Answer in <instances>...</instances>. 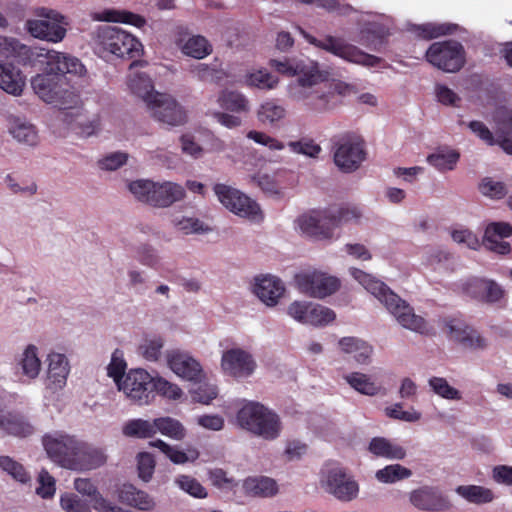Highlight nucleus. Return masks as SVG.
<instances>
[{
    "instance_id": "60",
    "label": "nucleus",
    "mask_w": 512,
    "mask_h": 512,
    "mask_svg": "<svg viewBox=\"0 0 512 512\" xmlns=\"http://www.w3.org/2000/svg\"><path fill=\"white\" fill-rule=\"evenodd\" d=\"M312 304L313 302L309 301H293L287 307V314L295 321L307 325Z\"/></svg>"
},
{
    "instance_id": "42",
    "label": "nucleus",
    "mask_w": 512,
    "mask_h": 512,
    "mask_svg": "<svg viewBox=\"0 0 512 512\" xmlns=\"http://www.w3.org/2000/svg\"><path fill=\"white\" fill-rule=\"evenodd\" d=\"M332 225L334 228L340 224H360L363 218V211L355 205H346L334 210H330Z\"/></svg>"
},
{
    "instance_id": "4",
    "label": "nucleus",
    "mask_w": 512,
    "mask_h": 512,
    "mask_svg": "<svg viewBox=\"0 0 512 512\" xmlns=\"http://www.w3.org/2000/svg\"><path fill=\"white\" fill-rule=\"evenodd\" d=\"M236 423L251 434L267 441L276 440L282 432L280 416L259 402L245 403L237 412Z\"/></svg>"
},
{
    "instance_id": "16",
    "label": "nucleus",
    "mask_w": 512,
    "mask_h": 512,
    "mask_svg": "<svg viewBox=\"0 0 512 512\" xmlns=\"http://www.w3.org/2000/svg\"><path fill=\"white\" fill-rule=\"evenodd\" d=\"M147 107L157 121L170 126L183 125L187 120L183 107L167 94L156 93Z\"/></svg>"
},
{
    "instance_id": "59",
    "label": "nucleus",
    "mask_w": 512,
    "mask_h": 512,
    "mask_svg": "<svg viewBox=\"0 0 512 512\" xmlns=\"http://www.w3.org/2000/svg\"><path fill=\"white\" fill-rule=\"evenodd\" d=\"M39 486L36 493L43 499H50L56 492V481L46 469H42L38 475Z\"/></svg>"
},
{
    "instance_id": "40",
    "label": "nucleus",
    "mask_w": 512,
    "mask_h": 512,
    "mask_svg": "<svg viewBox=\"0 0 512 512\" xmlns=\"http://www.w3.org/2000/svg\"><path fill=\"white\" fill-rule=\"evenodd\" d=\"M191 73L200 81L219 83L224 78L222 63L215 59L211 64L199 63L191 67Z\"/></svg>"
},
{
    "instance_id": "32",
    "label": "nucleus",
    "mask_w": 512,
    "mask_h": 512,
    "mask_svg": "<svg viewBox=\"0 0 512 512\" xmlns=\"http://www.w3.org/2000/svg\"><path fill=\"white\" fill-rule=\"evenodd\" d=\"M50 57L48 70L61 73L64 76H66V74L83 76L86 73L85 66L76 57L54 50H52Z\"/></svg>"
},
{
    "instance_id": "10",
    "label": "nucleus",
    "mask_w": 512,
    "mask_h": 512,
    "mask_svg": "<svg viewBox=\"0 0 512 512\" xmlns=\"http://www.w3.org/2000/svg\"><path fill=\"white\" fill-rule=\"evenodd\" d=\"M321 488L341 502H351L358 497L359 484L342 467L333 465L322 471Z\"/></svg>"
},
{
    "instance_id": "44",
    "label": "nucleus",
    "mask_w": 512,
    "mask_h": 512,
    "mask_svg": "<svg viewBox=\"0 0 512 512\" xmlns=\"http://www.w3.org/2000/svg\"><path fill=\"white\" fill-rule=\"evenodd\" d=\"M182 52L195 59H203L212 52V46L203 36L190 37L182 46Z\"/></svg>"
},
{
    "instance_id": "46",
    "label": "nucleus",
    "mask_w": 512,
    "mask_h": 512,
    "mask_svg": "<svg viewBox=\"0 0 512 512\" xmlns=\"http://www.w3.org/2000/svg\"><path fill=\"white\" fill-rule=\"evenodd\" d=\"M10 133L19 143L35 146L38 143V132L34 125L16 121L10 128Z\"/></svg>"
},
{
    "instance_id": "31",
    "label": "nucleus",
    "mask_w": 512,
    "mask_h": 512,
    "mask_svg": "<svg viewBox=\"0 0 512 512\" xmlns=\"http://www.w3.org/2000/svg\"><path fill=\"white\" fill-rule=\"evenodd\" d=\"M48 365V387L50 389H61L65 386L69 374V364L65 355L53 353L49 355Z\"/></svg>"
},
{
    "instance_id": "12",
    "label": "nucleus",
    "mask_w": 512,
    "mask_h": 512,
    "mask_svg": "<svg viewBox=\"0 0 512 512\" xmlns=\"http://www.w3.org/2000/svg\"><path fill=\"white\" fill-rule=\"evenodd\" d=\"M36 15L39 19L28 20L26 23L33 37L54 43L60 42L65 37L67 22L63 15L45 7L38 8Z\"/></svg>"
},
{
    "instance_id": "54",
    "label": "nucleus",
    "mask_w": 512,
    "mask_h": 512,
    "mask_svg": "<svg viewBox=\"0 0 512 512\" xmlns=\"http://www.w3.org/2000/svg\"><path fill=\"white\" fill-rule=\"evenodd\" d=\"M156 393L165 398L177 400L181 397L182 390L178 385L173 384L162 377H153L152 400L155 398Z\"/></svg>"
},
{
    "instance_id": "34",
    "label": "nucleus",
    "mask_w": 512,
    "mask_h": 512,
    "mask_svg": "<svg viewBox=\"0 0 512 512\" xmlns=\"http://www.w3.org/2000/svg\"><path fill=\"white\" fill-rule=\"evenodd\" d=\"M242 487L246 494L261 498L273 497L279 491L277 482L267 476L249 477L244 480Z\"/></svg>"
},
{
    "instance_id": "63",
    "label": "nucleus",
    "mask_w": 512,
    "mask_h": 512,
    "mask_svg": "<svg viewBox=\"0 0 512 512\" xmlns=\"http://www.w3.org/2000/svg\"><path fill=\"white\" fill-rule=\"evenodd\" d=\"M176 483L182 490L193 497L204 498L207 495L205 488L190 476L181 475L176 479Z\"/></svg>"
},
{
    "instance_id": "11",
    "label": "nucleus",
    "mask_w": 512,
    "mask_h": 512,
    "mask_svg": "<svg viewBox=\"0 0 512 512\" xmlns=\"http://www.w3.org/2000/svg\"><path fill=\"white\" fill-rule=\"evenodd\" d=\"M426 60L447 73L458 72L465 64V50L461 43L453 40L434 42L425 53Z\"/></svg>"
},
{
    "instance_id": "61",
    "label": "nucleus",
    "mask_w": 512,
    "mask_h": 512,
    "mask_svg": "<svg viewBox=\"0 0 512 512\" xmlns=\"http://www.w3.org/2000/svg\"><path fill=\"white\" fill-rule=\"evenodd\" d=\"M197 386L190 390L191 397L194 401L208 404L217 395V389L215 386L202 383V380L194 382Z\"/></svg>"
},
{
    "instance_id": "25",
    "label": "nucleus",
    "mask_w": 512,
    "mask_h": 512,
    "mask_svg": "<svg viewBox=\"0 0 512 512\" xmlns=\"http://www.w3.org/2000/svg\"><path fill=\"white\" fill-rule=\"evenodd\" d=\"M462 290L472 297H481L487 302H499L504 296L502 287L492 280L469 279L462 283Z\"/></svg>"
},
{
    "instance_id": "8",
    "label": "nucleus",
    "mask_w": 512,
    "mask_h": 512,
    "mask_svg": "<svg viewBox=\"0 0 512 512\" xmlns=\"http://www.w3.org/2000/svg\"><path fill=\"white\" fill-rule=\"evenodd\" d=\"M128 187L139 201L154 207H168L185 196L184 188L172 182L160 184L149 180H137L131 182Z\"/></svg>"
},
{
    "instance_id": "43",
    "label": "nucleus",
    "mask_w": 512,
    "mask_h": 512,
    "mask_svg": "<svg viewBox=\"0 0 512 512\" xmlns=\"http://www.w3.org/2000/svg\"><path fill=\"white\" fill-rule=\"evenodd\" d=\"M157 431L174 440H182L186 436V430L182 423L171 417L156 418L155 433Z\"/></svg>"
},
{
    "instance_id": "7",
    "label": "nucleus",
    "mask_w": 512,
    "mask_h": 512,
    "mask_svg": "<svg viewBox=\"0 0 512 512\" xmlns=\"http://www.w3.org/2000/svg\"><path fill=\"white\" fill-rule=\"evenodd\" d=\"M301 33L310 44L349 63L365 67H375L382 61L381 58L362 51L357 46L346 42L342 38L325 35L323 38L318 39L303 30H301Z\"/></svg>"
},
{
    "instance_id": "47",
    "label": "nucleus",
    "mask_w": 512,
    "mask_h": 512,
    "mask_svg": "<svg viewBox=\"0 0 512 512\" xmlns=\"http://www.w3.org/2000/svg\"><path fill=\"white\" fill-rule=\"evenodd\" d=\"M285 115V108L273 100L263 102L257 110V117L262 123L274 124L282 120Z\"/></svg>"
},
{
    "instance_id": "9",
    "label": "nucleus",
    "mask_w": 512,
    "mask_h": 512,
    "mask_svg": "<svg viewBox=\"0 0 512 512\" xmlns=\"http://www.w3.org/2000/svg\"><path fill=\"white\" fill-rule=\"evenodd\" d=\"M52 50L44 47H30L15 38L0 37V56L11 59L24 68L48 69Z\"/></svg>"
},
{
    "instance_id": "13",
    "label": "nucleus",
    "mask_w": 512,
    "mask_h": 512,
    "mask_svg": "<svg viewBox=\"0 0 512 512\" xmlns=\"http://www.w3.org/2000/svg\"><path fill=\"white\" fill-rule=\"evenodd\" d=\"M295 282L301 293L317 299H324L336 293L341 287L339 278L318 270L296 275Z\"/></svg>"
},
{
    "instance_id": "58",
    "label": "nucleus",
    "mask_w": 512,
    "mask_h": 512,
    "mask_svg": "<svg viewBox=\"0 0 512 512\" xmlns=\"http://www.w3.org/2000/svg\"><path fill=\"white\" fill-rule=\"evenodd\" d=\"M107 370L108 375L114 379L119 387V383H121L125 377L126 370V362L123 359V353L121 350L116 349L113 352L111 362L108 365Z\"/></svg>"
},
{
    "instance_id": "45",
    "label": "nucleus",
    "mask_w": 512,
    "mask_h": 512,
    "mask_svg": "<svg viewBox=\"0 0 512 512\" xmlns=\"http://www.w3.org/2000/svg\"><path fill=\"white\" fill-rule=\"evenodd\" d=\"M123 434L129 437L150 438L155 434V419L153 422L144 419H133L123 427Z\"/></svg>"
},
{
    "instance_id": "15",
    "label": "nucleus",
    "mask_w": 512,
    "mask_h": 512,
    "mask_svg": "<svg viewBox=\"0 0 512 512\" xmlns=\"http://www.w3.org/2000/svg\"><path fill=\"white\" fill-rule=\"evenodd\" d=\"M153 377L144 369H132L119 383V390L128 399L138 405H147L152 401Z\"/></svg>"
},
{
    "instance_id": "57",
    "label": "nucleus",
    "mask_w": 512,
    "mask_h": 512,
    "mask_svg": "<svg viewBox=\"0 0 512 512\" xmlns=\"http://www.w3.org/2000/svg\"><path fill=\"white\" fill-rule=\"evenodd\" d=\"M60 505L65 512H91L90 505L74 493L61 495Z\"/></svg>"
},
{
    "instance_id": "23",
    "label": "nucleus",
    "mask_w": 512,
    "mask_h": 512,
    "mask_svg": "<svg viewBox=\"0 0 512 512\" xmlns=\"http://www.w3.org/2000/svg\"><path fill=\"white\" fill-rule=\"evenodd\" d=\"M510 236H512V226L509 223L493 222L485 229L483 245L492 252L506 255L511 252V247L503 239Z\"/></svg>"
},
{
    "instance_id": "39",
    "label": "nucleus",
    "mask_w": 512,
    "mask_h": 512,
    "mask_svg": "<svg viewBox=\"0 0 512 512\" xmlns=\"http://www.w3.org/2000/svg\"><path fill=\"white\" fill-rule=\"evenodd\" d=\"M455 491L466 501L477 505L490 503L495 498L491 489L479 485H461Z\"/></svg>"
},
{
    "instance_id": "28",
    "label": "nucleus",
    "mask_w": 512,
    "mask_h": 512,
    "mask_svg": "<svg viewBox=\"0 0 512 512\" xmlns=\"http://www.w3.org/2000/svg\"><path fill=\"white\" fill-rule=\"evenodd\" d=\"M0 429L9 435L20 438L29 437L35 431L29 418L19 411H10L0 416Z\"/></svg>"
},
{
    "instance_id": "64",
    "label": "nucleus",
    "mask_w": 512,
    "mask_h": 512,
    "mask_svg": "<svg viewBox=\"0 0 512 512\" xmlns=\"http://www.w3.org/2000/svg\"><path fill=\"white\" fill-rule=\"evenodd\" d=\"M423 259L426 265L438 267L451 259V254L441 247H431L425 250Z\"/></svg>"
},
{
    "instance_id": "62",
    "label": "nucleus",
    "mask_w": 512,
    "mask_h": 512,
    "mask_svg": "<svg viewBox=\"0 0 512 512\" xmlns=\"http://www.w3.org/2000/svg\"><path fill=\"white\" fill-rule=\"evenodd\" d=\"M454 242L472 250L480 247V241L475 233L466 228L455 229L451 233Z\"/></svg>"
},
{
    "instance_id": "56",
    "label": "nucleus",
    "mask_w": 512,
    "mask_h": 512,
    "mask_svg": "<svg viewBox=\"0 0 512 512\" xmlns=\"http://www.w3.org/2000/svg\"><path fill=\"white\" fill-rule=\"evenodd\" d=\"M478 188L482 195L492 199H501L508 192L507 187L503 182L494 180L490 177L482 179Z\"/></svg>"
},
{
    "instance_id": "30",
    "label": "nucleus",
    "mask_w": 512,
    "mask_h": 512,
    "mask_svg": "<svg viewBox=\"0 0 512 512\" xmlns=\"http://www.w3.org/2000/svg\"><path fill=\"white\" fill-rule=\"evenodd\" d=\"M26 84V77L12 62L0 63V88L8 94L19 96Z\"/></svg>"
},
{
    "instance_id": "55",
    "label": "nucleus",
    "mask_w": 512,
    "mask_h": 512,
    "mask_svg": "<svg viewBox=\"0 0 512 512\" xmlns=\"http://www.w3.org/2000/svg\"><path fill=\"white\" fill-rule=\"evenodd\" d=\"M385 415L391 419L400 420L408 423H414L422 418L421 412L411 407L408 410H403L401 403H395L385 408Z\"/></svg>"
},
{
    "instance_id": "51",
    "label": "nucleus",
    "mask_w": 512,
    "mask_h": 512,
    "mask_svg": "<svg viewBox=\"0 0 512 512\" xmlns=\"http://www.w3.org/2000/svg\"><path fill=\"white\" fill-rule=\"evenodd\" d=\"M308 324L314 327H323L332 323L336 319L335 312L321 304L313 303L309 311Z\"/></svg>"
},
{
    "instance_id": "41",
    "label": "nucleus",
    "mask_w": 512,
    "mask_h": 512,
    "mask_svg": "<svg viewBox=\"0 0 512 512\" xmlns=\"http://www.w3.org/2000/svg\"><path fill=\"white\" fill-rule=\"evenodd\" d=\"M412 476V471L401 464H390L375 473V478L384 484H393Z\"/></svg>"
},
{
    "instance_id": "53",
    "label": "nucleus",
    "mask_w": 512,
    "mask_h": 512,
    "mask_svg": "<svg viewBox=\"0 0 512 512\" xmlns=\"http://www.w3.org/2000/svg\"><path fill=\"white\" fill-rule=\"evenodd\" d=\"M0 467L20 483H28L31 479L25 467L9 456H0Z\"/></svg>"
},
{
    "instance_id": "24",
    "label": "nucleus",
    "mask_w": 512,
    "mask_h": 512,
    "mask_svg": "<svg viewBox=\"0 0 512 512\" xmlns=\"http://www.w3.org/2000/svg\"><path fill=\"white\" fill-rule=\"evenodd\" d=\"M253 291L264 304L273 307L283 297L285 286L279 278L263 275L255 278Z\"/></svg>"
},
{
    "instance_id": "49",
    "label": "nucleus",
    "mask_w": 512,
    "mask_h": 512,
    "mask_svg": "<svg viewBox=\"0 0 512 512\" xmlns=\"http://www.w3.org/2000/svg\"><path fill=\"white\" fill-rule=\"evenodd\" d=\"M22 373L28 378H35L40 372L41 362L37 356V348L29 345L23 352L19 362Z\"/></svg>"
},
{
    "instance_id": "20",
    "label": "nucleus",
    "mask_w": 512,
    "mask_h": 512,
    "mask_svg": "<svg viewBox=\"0 0 512 512\" xmlns=\"http://www.w3.org/2000/svg\"><path fill=\"white\" fill-rule=\"evenodd\" d=\"M167 362L171 370L185 380L198 382L204 378L200 363L186 353L169 352Z\"/></svg>"
},
{
    "instance_id": "38",
    "label": "nucleus",
    "mask_w": 512,
    "mask_h": 512,
    "mask_svg": "<svg viewBox=\"0 0 512 512\" xmlns=\"http://www.w3.org/2000/svg\"><path fill=\"white\" fill-rule=\"evenodd\" d=\"M344 380L357 392L375 396L380 393L381 386L371 376L361 372H351L344 376Z\"/></svg>"
},
{
    "instance_id": "18",
    "label": "nucleus",
    "mask_w": 512,
    "mask_h": 512,
    "mask_svg": "<svg viewBox=\"0 0 512 512\" xmlns=\"http://www.w3.org/2000/svg\"><path fill=\"white\" fill-rule=\"evenodd\" d=\"M226 208L255 222H260L264 218L260 206L255 201L231 187H226Z\"/></svg>"
},
{
    "instance_id": "14",
    "label": "nucleus",
    "mask_w": 512,
    "mask_h": 512,
    "mask_svg": "<svg viewBox=\"0 0 512 512\" xmlns=\"http://www.w3.org/2000/svg\"><path fill=\"white\" fill-rule=\"evenodd\" d=\"M363 141L352 135L339 138L334 144L333 159L335 165L344 173L357 170L365 160Z\"/></svg>"
},
{
    "instance_id": "50",
    "label": "nucleus",
    "mask_w": 512,
    "mask_h": 512,
    "mask_svg": "<svg viewBox=\"0 0 512 512\" xmlns=\"http://www.w3.org/2000/svg\"><path fill=\"white\" fill-rule=\"evenodd\" d=\"M101 20L130 24L138 28L146 24L144 17L129 11L106 10L103 12Z\"/></svg>"
},
{
    "instance_id": "33",
    "label": "nucleus",
    "mask_w": 512,
    "mask_h": 512,
    "mask_svg": "<svg viewBox=\"0 0 512 512\" xmlns=\"http://www.w3.org/2000/svg\"><path fill=\"white\" fill-rule=\"evenodd\" d=\"M368 451L375 457L389 460H402L407 455L404 447L384 437L372 438L368 445Z\"/></svg>"
},
{
    "instance_id": "26",
    "label": "nucleus",
    "mask_w": 512,
    "mask_h": 512,
    "mask_svg": "<svg viewBox=\"0 0 512 512\" xmlns=\"http://www.w3.org/2000/svg\"><path fill=\"white\" fill-rule=\"evenodd\" d=\"M143 62L135 60L129 66V74L127 85L130 91L141 98L147 106L149 101L153 99L157 93L154 91V86L151 78L143 72L136 71V67L141 66Z\"/></svg>"
},
{
    "instance_id": "6",
    "label": "nucleus",
    "mask_w": 512,
    "mask_h": 512,
    "mask_svg": "<svg viewBox=\"0 0 512 512\" xmlns=\"http://www.w3.org/2000/svg\"><path fill=\"white\" fill-rule=\"evenodd\" d=\"M95 51L101 57L135 58L142 51L141 42L130 33L113 26L100 27L95 37Z\"/></svg>"
},
{
    "instance_id": "27",
    "label": "nucleus",
    "mask_w": 512,
    "mask_h": 512,
    "mask_svg": "<svg viewBox=\"0 0 512 512\" xmlns=\"http://www.w3.org/2000/svg\"><path fill=\"white\" fill-rule=\"evenodd\" d=\"M410 503L423 511H443L448 509L449 504L437 491L423 487L412 491L409 494Z\"/></svg>"
},
{
    "instance_id": "5",
    "label": "nucleus",
    "mask_w": 512,
    "mask_h": 512,
    "mask_svg": "<svg viewBox=\"0 0 512 512\" xmlns=\"http://www.w3.org/2000/svg\"><path fill=\"white\" fill-rule=\"evenodd\" d=\"M31 79V87L35 94L44 102L54 104L60 109L73 107L78 95L67 81V77L48 69Z\"/></svg>"
},
{
    "instance_id": "36",
    "label": "nucleus",
    "mask_w": 512,
    "mask_h": 512,
    "mask_svg": "<svg viewBox=\"0 0 512 512\" xmlns=\"http://www.w3.org/2000/svg\"><path fill=\"white\" fill-rule=\"evenodd\" d=\"M244 83L251 88L270 91L279 84V79L267 69H251L244 75Z\"/></svg>"
},
{
    "instance_id": "19",
    "label": "nucleus",
    "mask_w": 512,
    "mask_h": 512,
    "mask_svg": "<svg viewBox=\"0 0 512 512\" xmlns=\"http://www.w3.org/2000/svg\"><path fill=\"white\" fill-rule=\"evenodd\" d=\"M250 110V101L244 93L226 87V128L241 126Z\"/></svg>"
},
{
    "instance_id": "2",
    "label": "nucleus",
    "mask_w": 512,
    "mask_h": 512,
    "mask_svg": "<svg viewBox=\"0 0 512 512\" xmlns=\"http://www.w3.org/2000/svg\"><path fill=\"white\" fill-rule=\"evenodd\" d=\"M350 274L384 305L401 327L421 335L433 334L432 326L386 284L357 268H351Z\"/></svg>"
},
{
    "instance_id": "35",
    "label": "nucleus",
    "mask_w": 512,
    "mask_h": 512,
    "mask_svg": "<svg viewBox=\"0 0 512 512\" xmlns=\"http://www.w3.org/2000/svg\"><path fill=\"white\" fill-rule=\"evenodd\" d=\"M338 346L343 353L352 355L359 364H367L373 353L371 345L356 337H343L339 340Z\"/></svg>"
},
{
    "instance_id": "48",
    "label": "nucleus",
    "mask_w": 512,
    "mask_h": 512,
    "mask_svg": "<svg viewBox=\"0 0 512 512\" xmlns=\"http://www.w3.org/2000/svg\"><path fill=\"white\" fill-rule=\"evenodd\" d=\"M428 385L436 395L443 399L454 401H460L462 399V393L451 386L447 379L443 377L433 376L429 378Z\"/></svg>"
},
{
    "instance_id": "52",
    "label": "nucleus",
    "mask_w": 512,
    "mask_h": 512,
    "mask_svg": "<svg viewBox=\"0 0 512 512\" xmlns=\"http://www.w3.org/2000/svg\"><path fill=\"white\" fill-rule=\"evenodd\" d=\"M163 346L162 337H145L138 347V352L148 361H157L161 356Z\"/></svg>"
},
{
    "instance_id": "29",
    "label": "nucleus",
    "mask_w": 512,
    "mask_h": 512,
    "mask_svg": "<svg viewBox=\"0 0 512 512\" xmlns=\"http://www.w3.org/2000/svg\"><path fill=\"white\" fill-rule=\"evenodd\" d=\"M511 122L512 112L507 114V116H505L503 120L499 123L496 132L497 138H494L492 132L481 121H471L468 126L476 136H478L488 145L499 144L503 148L502 142L504 138L510 136V133L512 131Z\"/></svg>"
},
{
    "instance_id": "37",
    "label": "nucleus",
    "mask_w": 512,
    "mask_h": 512,
    "mask_svg": "<svg viewBox=\"0 0 512 512\" xmlns=\"http://www.w3.org/2000/svg\"><path fill=\"white\" fill-rule=\"evenodd\" d=\"M459 158L460 154L456 150L439 148L435 152L429 154L426 160L436 170L444 173L454 170Z\"/></svg>"
},
{
    "instance_id": "3",
    "label": "nucleus",
    "mask_w": 512,
    "mask_h": 512,
    "mask_svg": "<svg viewBox=\"0 0 512 512\" xmlns=\"http://www.w3.org/2000/svg\"><path fill=\"white\" fill-rule=\"evenodd\" d=\"M49 458L61 467L71 470H89L105 463L106 456L98 449L69 435L43 437Z\"/></svg>"
},
{
    "instance_id": "17",
    "label": "nucleus",
    "mask_w": 512,
    "mask_h": 512,
    "mask_svg": "<svg viewBox=\"0 0 512 512\" xmlns=\"http://www.w3.org/2000/svg\"><path fill=\"white\" fill-rule=\"evenodd\" d=\"M297 227L305 235L317 240L330 239L334 226L330 211H310L296 220Z\"/></svg>"
},
{
    "instance_id": "1",
    "label": "nucleus",
    "mask_w": 512,
    "mask_h": 512,
    "mask_svg": "<svg viewBox=\"0 0 512 512\" xmlns=\"http://www.w3.org/2000/svg\"><path fill=\"white\" fill-rule=\"evenodd\" d=\"M328 78L329 72L322 70L318 63L313 62L301 70L296 80L289 83L288 97L293 101L302 102L313 111L324 112L336 107V95L347 96L356 93L354 85L340 80H334L318 88Z\"/></svg>"
},
{
    "instance_id": "22",
    "label": "nucleus",
    "mask_w": 512,
    "mask_h": 512,
    "mask_svg": "<svg viewBox=\"0 0 512 512\" xmlns=\"http://www.w3.org/2000/svg\"><path fill=\"white\" fill-rule=\"evenodd\" d=\"M256 362L252 355L240 348H232L226 351V374L244 379L253 374Z\"/></svg>"
},
{
    "instance_id": "21",
    "label": "nucleus",
    "mask_w": 512,
    "mask_h": 512,
    "mask_svg": "<svg viewBox=\"0 0 512 512\" xmlns=\"http://www.w3.org/2000/svg\"><path fill=\"white\" fill-rule=\"evenodd\" d=\"M448 336L467 349H483L486 340L473 328L460 320H449L445 324Z\"/></svg>"
}]
</instances>
